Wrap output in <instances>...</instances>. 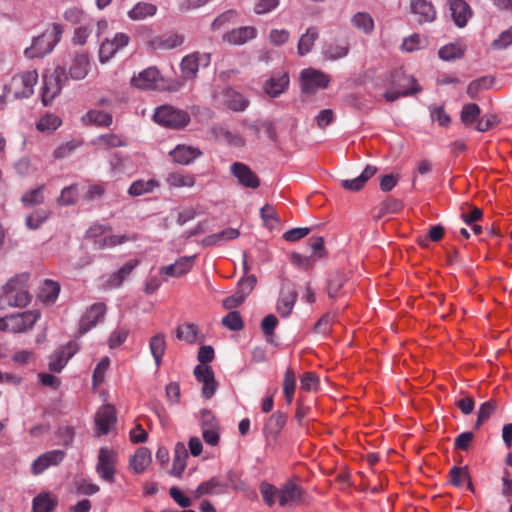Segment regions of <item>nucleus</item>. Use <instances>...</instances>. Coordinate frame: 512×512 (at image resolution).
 Wrapping results in <instances>:
<instances>
[{
    "instance_id": "f257e3e1",
    "label": "nucleus",
    "mask_w": 512,
    "mask_h": 512,
    "mask_svg": "<svg viewBox=\"0 0 512 512\" xmlns=\"http://www.w3.org/2000/svg\"><path fill=\"white\" fill-rule=\"evenodd\" d=\"M63 27L60 24L53 23L41 35L34 37L30 47H27L24 54L27 58L44 57L51 53L54 47L61 40Z\"/></svg>"
},
{
    "instance_id": "f03ea898",
    "label": "nucleus",
    "mask_w": 512,
    "mask_h": 512,
    "mask_svg": "<svg viewBox=\"0 0 512 512\" xmlns=\"http://www.w3.org/2000/svg\"><path fill=\"white\" fill-rule=\"evenodd\" d=\"M28 274H20L11 278L3 287V300L10 307H25L31 301L27 289Z\"/></svg>"
},
{
    "instance_id": "7ed1b4c3",
    "label": "nucleus",
    "mask_w": 512,
    "mask_h": 512,
    "mask_svg": "<svg viewBox=\"0 0 512 512\" xmlns=\"http://www.w3.org/2000/svg\"><path fill=\"white\" fill-rule=\"evenodd\" d=\"M68 80L66 69L57 66L51 73L43 75L42 102L45 106L51 104L53 99L58 96Z\"/></svg>"
},
{
    "instance_id": "20e7f679",
    "label": "nucleus",
    "mask_w": 512,
    "mask_h": 512,
    "mask_svg": "<svg viewBox=\"0 0 512 512\" xmlns=\"http://www.w3.org/2000/svg\"><path fill=\"white\" fill-rule=\"evenodd\" d=\"M38 81L36 70L26 71L13 76L10 84L4 87L5 96L13 93L15 98H29L34 93V86Z\"/></svg>"
},
{
    "instance_id": "39448f33",
    "label": "nucleus",
    "mask_w": 512,
    "mask_h": 512,
    "mask_svg": "<svg viewBox=\"0 0 512 512\" xmlns=\"http://www.w3.org/2000/svg\"><path fill=\"white\" fill-rule=\"evenodd\" d=\"M153 117L155 122L170 129H182L190 121V116L187 112L170 105L158 107Z\"/></svg>"
},
{
    "instance_id": "423d86ee",
    "label": "nucleus",
    "mask_w": 512,
    "mask_h": 512,
    "mask_svg": "<svg viewBox=\"0 0 512 512\" xmlns=\"http://www.w3.org/2000/svg\"><path fill=\"white\" fill-rule=\"evenodd\" d=\"M116 453L107 447H101L96 464L98 476L109 483L114 482L116 474Z\"/></svg>"
},
{
    "instance_id": "0eeeda50",
    "label": "nucleus",
    "mask_w": 512,
    "mask_h": 512,
    "mask_svg": "<svg viewBox=\"0 0 512 512\" xmlns=\"http://www.w3.org/2000/svg\"><path fill=\"white\" fill-rule=\"evenodd\" d=\"M109 230L107 226L95 224L87 230L86 237L95 239L94 244L98 249L114 247L127 241L124 235H106Z\"/></svg>"
},
{
    "instance_id": "6e6552de",
    "label": "nucleus",
    "mask_w": 512,
    "mask_h": 512,
    "mask_svg": "<svg viewBox=\"0 0 512 512\" xmlns=\"http://www.w3.org/2000/svg\"><path fill=\"white\" fill-rule=\"evenodd\" d=\"M210 63V54L194 52L186 55L180 64L182 76L184 79H194L197 75L200 65L208 66Z\"/></svg>"
},
{
    "instance_id": "1a4fd4ad",
    "label": "nucleus",
    "mask_w": 512,
    "mask_h": 512,
    "mask_svg": "<svg viewBox=\"0 0 512 512\" xmlns=\"http://www.w3.org/2000/svg\"><path fill=\"white\" fill-rule=\"evenodd\" d=\"M302 89L306 93H314L328 86L330 79L325 73L312 68L301 72Z\"/></svg>"
},
{
    "instance_id": "9d476101",
    "label": "nucleus",
    "mask_w": 512,
    "mask_h": 512,
    "mask_svg": "<svg viewBox=\"0 0 512 512\" xmlns=\"http://www.w3.org/2000/svg\"><path fill=\"white\" fill-rule=\"evenodd\" d=\"M106 314V305L104 303L98 302L91 305L79 322V333L85 334L93 327H95L98 323L104 320Z\"/></svg>"
},
{
    "instance_id": "9b49d317",
    "label": "nucleus",
    "mask_w": 512,
    "mask_h": 512,
    "mask_svg": "<svg viewBox=\"0 0 512 512\" xmlns=\"http://www.w3.org/2000/svg\"><path fill=\"white\" fill-rule=\"evenodd\" d=\"M10 332L24 333L32 329L41 314L38 310H28L22 313L11 314Z\"/></svg>"
},
{
    "instance_id": "f8f14e48",
    "label": "nucleus",
    "mask_w": 512,
    "mask_h": 512,
    "mask_svg": "<svg viewBox=\"0 0 512 512\" xmlns=\"http://www.w3.org/2000/svg\"><path fill=\"white\" fill-rule=\"evenodd\" d=\"M194 375L198 382L202 383V396L205 399H210L217 387L214 372L208 365H197L194 368Z\"/></svg>"
},
{
    "instance_id": "ddd939ff",
    "label": "nucleus",
    "mask_w": 512,
    "mask_h": 512,
    "mask_svg": "<svg viewBox=\"0 0 512 512\" xmlns=\"http://www.w3.org/2000/svg\"><path fill=\"white\" fill-rule=\"evenodd\" d=\"M297 296V291L291 283L282 285L276 305V310L282 317L285 318L291 314L296 303Z\"/></svg>"
},
{
    "instance_id": "4468645a",
    "label": "nucleus",
    "mask_w": 512,
    "mask_h": 512,
    "mask_svg": "<svg viewBox=\"0 0 512 512\" xmlns=\"http://www.w3.org/2000/svg\"><path fill=\"white\" fill-rule=\"evenodd\" d=\"M64 457L65 452L63 450L57 449L45 452L33 461L31 465V472L34 475H40L50 466H55L61 463Z\"/></svg>"
},
{
    "instance_id": "2eb2a0df",
    "label": "nucleus",
    "mask_w": 512,
    "mask_h": 512,
    "mask_svg": "<svg viewBox=\"0 0 512 512\" xmlns=\"http://www.w3.org/2000/svg\"><path fill=\"white\" fill-rule=\"evenodd\" d=\"M230 172L244 187L256 189L260 186V181L257 175L244 163H232L230 166Z\"/></svg>"
},
{
    "instance_id": "dca6fc26",
    "label": "nucleus",
    "mask_w": 512,
    "mask_h": 512,
    "mask_svg": "<svg viewBox=\"0 0 512 512\" xmlns=\"http://www.w3.org/2000/svg\"><path fill=\"white\" fill-rule=\"evenodd\" d=\"M201 427L205 443L211 446L217 445L220 438L219 425L210 411L204 410L202 412Z\"/></svg>"
},
{
    "instance_id": "f3484780",
    "label": "nucleus",
    "mask_w": 512,
    "mask_h": 512,
    "mask_svg": "<svg viewBox=\"0 0 512 512\" xmlns=\"http://www.w3.org/2000/svg\"><path fill=\"white\" fill-rule=\"evenodd\" d=\"M116 423V412L113 406L104 405L96 413L95 424L98 434H108L112 426Z\"/></svg>"
},
{
    "instance_id": "a211bd4d",
    "label": "nucleus",
    "mask_w": 512,
    "mask_h": 512,
    "mask_svg": "<svg viewBox=\"0 0 512 512\" xmlns=\"http://www.w3.org/2000/svg\"><path fill=\"white\" fill-rule=\"evenodd\" d=\"M448 3L455 25L460 28L465 27L472 16L469 4L464 0H449Z\"/></svg>"
},
{
    "instance_id": "6ab92c4d",
    "label": "nucleus",
    "mask_w": 512,
    "mask_h": 512,
    "mask_svg": "<svg viewBox=\"0 0 512 512\" xmlns=\"http://www.w3.org/2000/svg\"><path fill=\"white\" fill-rule=\"evenodd\" d=\"M169 155L174 162L189 165L202 155V151L197 147L179 144L169 152Z\"/></svg>"
},
{
    "instance_id": "aec40b11",
    "label": "nucleus",
    "mask_w": 512,
    "mask_h": 512,
    "mask_svg": "<svg viewBox=\"0 0 512 512\" xmlns=\"http://www.w3.org/2000/svg\"><path fill=\"white\" fill-rule=\"evenodd\" d=\"M195 258V255L180 257L173 264L161 267L159 272L169 277H180L192 269Z\"/></svg>"
},
{
    "instance_id": "412c9836",
    "label": "nucleus",
    "mask_w": 512,
    "mask_h": 512,
    "mask_svg": "<svg viewBox=\"0 0 512 512\" xmlns=\"http://www.w3.org/2000/svg\"><path fill=\"white\" fill-rule=\"evenodd\" d=\"M410 9L419 23H430L436 19V10L427 0H410Z\"/></svg>"
},
{
    "instance_id": "4be33fe9",
    "label": "nucleus",
    "mask_w": 512,
    "mask_h": 512,
    "mask_svg": "<svg viewBox=\"0 0 512 512\" xmlns=\"http://www.w3.org/2000/svg\"><path fill=\"white\" fill-rule=\"evenodd\" d=\"M227 493V485L221 482L218 478L212 477L207 481H204L198 485V487L192 491V496L195 499H199L207 495H220Z\"/></svg>"
},
{
    "instance_id": "5701e85b",
    "label": "nucleus",
    "mask_w": 512,
    "mask_h": 512,
    "mask_svg": "<svg viewBox=\"0 0 512 512\" xmlns=\"http://www.w3.org/2000/svg\"><path fill=\"white\" fill-rule=\"evenodd\" d=\"M289 86V76L287 73L272 75L263 85L264 92L272 97H279Z\"/></svg>"
},
{
    "instance_id": "b1692460",
    "label": "nucleus",
    "mask_w": 512,
    "mask_h": 512,
    "mask_svg": "<svg viewBox=\"0 0 512 512\" xmlns=\"http://www.w3.org/2000/svg\"><path fill=\"white\" fill-rule=\"evenodd\" d=\"M90 70L89 57L85 53L75 54L69 66V75L73 80L84 79Z\"/></svg>"
},
{
    "instance_id": "393cba45",
    "label": "nucleus",
    "mask_w": 512,
    "mask_h": 512,
    "mask_svg": "<svg viewBox=\"0 0 512 512\" xmlns=\"http://www.w3.org/2000/svg\"><path fill=\"white\" fill-rule=\"evenodd\" d=\"M301 498V488L293 482L285 483L279 489V505L282 507H292L296 505Z\"/></svg>"
},
{
    "instance_id": "a878e982",
    "label": "nucleus",
    "mask_w": 512,
    "mask_h": 512,
    "mask_svg": "<svg viewBox=\"0 0 512 512\" xmlns=\"http://www.w3.org/2000/svg\"><path fill=\"white\" fill-rule=\"evenodd\" d=\"M257 30L253 26H243L233 29L223 37L224 41L233 45H242L249 40L256 38Z\"/></svg>"
},
{
    "instance_id": "bb28decb",
    "label": "nucleus",
    "mask_w": 512,
    "mask_h": 512,
    "mask_svg": "<svg viewBox=\"0 0 512 512\" xmlns=\"http://www.w3.org/2000/svg\"><path fill=\"white\" fill-rule=\"evenodd\" d=\"M159 80V71L149 67L132 78V85L143 90L154 89Z\"/></svg>"
},
{
    "instance_id": "cd10ccee",
    "label": "nucleus",
    "mask_w": 512,
    "mask_h": 512,
    "mask_svg": "<svg viewBox=\"0 0 512 512\" xmlns=\"http://www.w3.org/2000/svg\"><path fill=\"white\" fill-rule=\"evenodd\" d=\"M74 353L75 349L72 343H68L67 346L58 349L50 357L49 369L53 372H60Z\"/></svg>"
},
{
    "instance_id": "c85d7f7f",
    "label": "nucleus",
    "mask_w": 512,
    "mask_h": 512,
    "mask_svg": "<svg viewBox=\"0 0 512 512\" xmlns=\"http://www.w3.org/2000/svg\"><path fill=\"white\" fill-rule=\"evenodd\" d=\"M377 172V167L367 165L362 173L354 179H345L341 181L342 187L350 191H359L364 187L366 182Z\"/></svg>"
},
{
    "instance_id": "c756f323",
    "label": "nucleus",
    "mask_w": 512,
    "mask_h": 512,
    "mask_svg": "<svg viewBox=\"0 0 512 512\" xmlns=\"http://www.w3.org/2000/svg\"><path fill=\"white\" fill-rule=\"evenodd\" d=\"M184 42V36L177 33H167L159 37H155L151 41L154 49L171 50L181 46Z\"/></svg>"
},
{
    "instance_id": "7c9ffc66",
    "label": "nucleus",
    "mask_w": 512,
    "mask_h": 512,
    "mask_svg": "<svg viewBox=\"0 0 512 512\" xmlns=\"http://www.w3.org/2000/svg\"><path fill=\"white\" fill-rule=\"evenodd\" d=\"M85 125H96L99 127H109L113 122V117L110 113L91 109L81 118Z\"/></svg>"
},
{
    "instance_id": "2f4dec72",
    "label": "nucleus",
    "mask_w": 512,
    "mask_h": 512,
    "mask_svg": "<svg viewBox=\"0 0 512 512\" xmlns=\"http://www.w3.org/2000/svg\"><path fill=\"white\" fill-rule=\"evenodd\" d=\"M213 135L222 142L234 147H243L245 139L240 134L230 131L223 126H215L212 128Z\"/></svg>"
},
{
    "instance_id": "473e14b6",
    "label": "nucleus",
    "mask_w": 512,
    "mask_h": 512,
    "mask_svg": "<svg viewBox=\"0 0 512 512\" xmlns=\"http://www.w3.org/2000/svg\"><path fill=\"white\" fill-rule=\"evenodd\" d=\"M157 6L152 3L138 2L127 13L133 21H142L153 17L157 13Z\"/></svg>"
},
{
    "instance_id": "72a5a7b5",
    "label": "nucleus",
    "mask_w": 512,
    "mask_h": 512,
    "mask_svg": "<svg viewBox=\"0 0 512 512\" xmlns=\"http://www.w3.org/2000/svg\"><path fill=\"white\" fill-rule=\"evenodd\" d=\"M240 235L235 228H227L218 233H214L205 237L201 243L203 246L221 245L226 241L234 240Z\"/></svg>"
},
{
    "instance_id": "f704fd0d",
    "label": "nucleus",
    "mask_w": 512,
    "mask_h": 512,
    "mask_svg": "<svg viewBox=\"0 0 512 512\" xmlns=\"http://www.w3.org/2000/svg\"><path fill=\"white\" fill-rule=\"evenodd\" d=\"M152 461L151 452L146 447H140L130 461V466L135 473H142Z\"/></svg>"
},
{
    "instance_id": "c9c22d12",
    "label": "nucleus",
    "mask_w": 512,
    "mask_h": 512,
    "mask_svg": "<svg viewBox=\"0 0 512 512\" xmlns=\"http://www.w3.org/2000/svg\"><path fill=\"white\" fill-rule=\"evenodd\" d=\"M188 457V452L185 445L181 442H178L174 448V458L171 469V474L174 476H181L182 472L186 467V459Z\"/></svg>"
},
{
    "instance_id": "e433bc0d",
    "label": "nucleus",
    "mask_w": 512,
    "mask_h": 512,
    "mask_svg": "<svg viewBox=\"0 0 512 512\" xmlns=\"http://www.w3.org/2000/svg\"><path fill=\"white\" fill-rule=\"evenodd\" d=\"M243 269L246 275L239 280L237 291L246 298L255 288L257 279L254 275L247 274L249 267L247 264V254L245 252L243 253Z\"/></svg>"
},
{
    "instance_id": "4c0bfd02",
    "label": "nucleus",
    "mask_w": 512,
    "mask_h": 512,
    "mask_svg": "<svg viewBox=\"0 0 512 512\" xmlns=\"http://www.w3.org/2000/svg\"><path fill=\"white\" fill-rule=\"evenodd\" d=\"M319 36L316 27H309L304 34L301 35L298 42V54L304 56L312 50V47Z\"/></svg>"
},
{
    "instance_id": "58836bf2",
    "label": "nucleus",
    "mask_w": 512,
    "mask_h": 512,
    "mask_svg": "<svg viewBox=\"0 0 512 512\" xmlns=\"http://www.w3.org/2000/svg\"><path fill=\"white\" fill-rule=\"evenodd\" d=\"M151 354L154 358L156 367L161 365L162 357L166 350V339L163 333H157L150 339L149 343Z\"/></svg>"
},
{
    "instance_id": "ea45409f",
    "label": "nucleus",
    "mask_w": 512,
    "mask_h": 512,
    "mask_svg": "<svg viewBox=\"0 0 512 512\" xmlns=\"http://www.w3.org/2000/svg\"><path fill=\"white\" fill-rule=\"evenodd\" d=\"M166 182L172 188H190L195 185V178L185 172H172L167 175Z\"/></svg>"
},
{
    "instance_id": "a19ab883",
    "label": "nucleus",
    "mask_w": 512,
    "mask_h": 512,
    "mask_svg": "<svg viewBox=\"0 0 512 512\" xmlns=\"http://www.w3.org/2000/svg\"><path fill=\"white\" fill-rule=\"evenodd\" d=\"M56 504V498L49 493H41L33 499L32 512H52Z\"/></svg>"
},
{
    "instance_id": "79ce46f5",
    "label": "nucleus",
    "mask_w": 512,
    "mask_h": 512,
    "mask_svg": "<svg viewBox=\"0 0 512 512\" xmlns=\"http://www.w3.org/2000/svg\"><path fill=\"white\" fill-rule=\"evenodd\" d=\"M465 48L461 43H450L441 47L438 56L444 61L461 59L464 56Z\"/></svg>"
},
{
    "instance_id": "37998d69",
    "label": "nucleus",
    "mask_w": 512,
    "mask_h": 512,
    "mask_svg": "<svg viewBox=\"0 0 512 512\" xmlns=\"http://www.w3.org/2000/svg\"><path fill=\"white\" fill-rule=\"evenodd\" d=\"M224 98L226 105L233 111H243L248 106V101L244 96L233 89H227Z\"/></svg>"
},
{
    "instance_id": "c03bdc74",
    "label": "nucleus",
    "mask_w": 512,
    "mask_h": 512,
    "mask_svg": "<svg viewBox=\"0 0 512 512\" xmlns=\"http://www.w3.org/2000/svg\"><path fill=\"white\" fill-rule=\"evenodd\" d=\"M156 187H158V183L153 179L136 180L130 185L128 194L133 197L141 196L153 192Z\"/></svg>"
},
{
    "instance_id": "a18cd8bd",
    "label": "nucleus",
    "mask_w": 512,
    "mask_h": 512,
    "mask_svg": "<svg viewBox=\"0 0 512 512\" xmlns=\"http://www.w3.org/2000/svg\"><path fill=\"white\" fill-rule=\"evenodd\" d=\"M60 286L53 280H45L39 293V298L46 303H53L59 295Z\"/></svg>"
},
{
    "instance_id": "49530a36",
    "label": "nucleus",
    "mask_w": 512,
    "mask_h": 512,
    "mask_svg": "<svg viewBox=\"0 0 512 512\" xmlns=\"http://www.w3.org/2000/svg\"><path fill=\"white\" fill-rule=\"evenodd\" d=\"M286 419L287 418H286L285 414L277 411L269 417L264 430L266 432H268L269 434L276 436L280 433V431L285 426Z\"/></svg>"
},
{
    "instance_id": "de8ad7c7",
    "label": "nucleus",
    "mask_w": 512,
    "mask_h": 512,
    "mask_svg": "<svg viewBox=\"0 0 512 512\" xmlns=\"http://www.w3.org/2000/svg\"><path fill=\"white\" fill-rule=\"evenodd\" d=\"M352 25L363 31L365 34H369L374 29V20L370 14L366 12H358L351 19Z\"/></svg>"
},
{
    "instance_id": "09e8293b",
    "label": "nucleus",
    "mask_w": 512,
    "mask_h": 512,
    "mask_svg": "<svg viewBox=\"0 0 512 512\" xmlns=\"http://www.w3.org/2000/svg\"><path fill=\"white\" fill-rule=\"evenodd\" d=\"M348 52L349 47L340 43H331L323 48V55L332 61L346 57Z\"/></svg>"
},
{
    "instance_id": "8fccbe9b",
    "label": "nucleus",
    "mask_w": 512,
    "mask_h": 512,
    "mask_svg": "<svg viewBox=\"0 0 512 512\" xmlns=\"http://www.w3.org/2000/svg\"><path fill=\"white\" fill-rule=\"evenodd\" d=\"M95 143L103 146L106 149L109 148H117V147H125L127 142L120 135L108 133L102 134L97 137Z\"/></svg>"
},
{
    "instance_id": "3c124183",
    "label": "nucleus",
    "mask_w": 512,
    "mask_h": 512,
    "mask_svg": "<svg viewBox=\"0 0 512 512\" xmlns=\"http://www.w3.org/2000/svg\"><path fill=\"white\" fill-rule=\"evenodd\" d=\"M197 335H198L197 326L192 323L180 325L176 329V337L179 340H183L189 344L195 343L197 341Z\"/></svg>"
},
{
    "instance_id": "603ef678",
    "label": "nucleus",
    "mask_w": 512,
    "mask_h": 512,
    "mask_svg": "<svg viewBox=\"0 0 512 512\" xmlns=\"http://www.w3.org/2000/svg\"><path fill=\"white\" fill-rule=\"evenodd\" d=\"M296 388V375L291 368H288L284 375L283 381V392L286 398V402L290 404L293 400L294 392Z\"/></svg>"
},
{
    "instance_id": "864d4df0",
    "label": "nucleus",
    "mask_w": 512,
    "mask_h": 512,
    "mask_svg": "<svg viewBox=\"0 0 512 512\" xmlns=\"http://www.w3.org/2000/svg\"><path fill=\"white\" fill-rule=\"evenodd\" d=\"M137 266V261H130L125 263L122 267H120L111 277L110 284L112 286L118 287L122 284L124 279L132 272V270Z\"/></svg>"
},
{
    "instance_id": "5fc2aeb1",
    "label": "nucleus",
    "mask_w": 512,
    "mask_h": 512,
    "mask_svg": "<svg viewBox=\"0 0 512 512\" xmlns=\"http://www.w3.org/2000/svg\"><path fill=\"white\" fill-rule=\"evenodd\" d=\"M78 199V186L72 184L62 189L61 194L58 198V203L62 206H69L76 203Z\"/></svg>"
},
{
    "instance_id": "6e6d98bb",
    "label": "nucleus",
    "mask_w": 512,
    "mask_h": 512,
    "mask_svg": "<svg viewBox=\"0 0 512 512\" xmlns=\"http://www.w3.org/2000/svg\"><path fill=\"white\" fill-rule=\"evenodd\" d=\"M260 492L262 494L264 502L268 506L274 505L275 502L279 500V489H277L275 486L267 482L261 483Z\"/></svg>"
},
{
    "instance_id": "4d7b16f0",
    "label": "nucleus",
    "mask_w": 512,
    "mask_h": 512,
    "mask_svg": "<svg viewBox=\"0 0 512 512\" xmlns=\"http://www.w3.org/2000/svg\"><path fill=\"white\" fill-rule=\"evenodd\" d=\"M480 112V108L477 104H466L461 111V120L465 125H471L479 117Z\"/></svg>"
},
{
    "instance_id": "13d9d810",
    "label": "nucleus",
    "mask_w": 512,
    "mask_h": 512,
    "mask_svg": "<svg viewBox=\"0 0 512 512\" xmlns=\"http://www.w3.org/2000/svg\"><path fill=\"white\" fill-rule=\"evenodd\" d=\"M222 324L231 331H239L244 323L238 311H231L222 318Z\"/></svg>"
},
{
    "instance_id": "bf43d9fd",
    "label": "nucleus",
    "mask_w": 512,
    "mask_h": 512,
    "mask_svg": "<svg viewBox=\"0 0 512 512\" xmlns=\"http://www.w3.org/2000/svg\"><path fill=\"white\" fill-rule=\"evenodd\" d=\"M43 189L44 186H39L26 192L22 196L21 201L27 207L42 203L44 200Z\"/></svg>"
},
{
    "instance_id": "052dcab7",
    "label": "nucleus",
    "mask_w": 512,
    "mask_h": 512,
    "mask_svg": "<svg viewBox=\"0 0 512 512\" xmlns=\"http://www.w3.org/2000/svg\"><path fill=\"white\" fill-rule=\"evenodd\" d=\"M61 125V120L59 117L48 114L43 116L39 122L37 123V129L42 132L46 131H54Z\"/></svg>"
},
{
    "instance_id": "680f3d73",
    "label": "nucleus",
    "mask_w": 512,
    "mask_h": 512,
    "mask_svg": "<svg viewBox=\"0 0 512 512\" xmlns=\"http://www.w3.org/2000/svg\"><path fill=\"white\" fill-rule=\"evenodd\" d=\"M450 482L457 487H460L463 485L464 480L470 481V477L468 474V471L464 468L454 466L450 470ZM469 487L472 489V484L469 482Z\"/></svg>"
},
{
    "instance_id": "e2e57ef3",
    "label": "nucleus",
    "mask_w": 512,
    "mask_h": 512,
    "mask_svg": "<svg viewBox=\"0 0 512 512\" xmlns=\"http://www.w3.org/2000/svg\"><path fill=\"white\" fill-rule=\"evenodd\" d=\"M279 4L280 0H256L253 10L257 15L268 14L274 11Z\"/></svg>"
},
{
    "instance_id": "0e129e2a",
    "label": "nucleus",
    "mask_w": 512,
    "mask_h": 512,
    "mask_svg": "<svg viewBox=\"0 0 512 512\" xmlns=\"http://www.w3.org/2000/svg\"><path fill=\"white\" fill-rule=\"evenodd\" d=\"M495 408H496V405L492 401H486L480 406L479 411H478L477 421L475 424V427L477 429L483 424V422H485L486 420H488L490 418V416L495 411Z\"/></svg>"
},
{
    "instance_id": "69168bd1",
    "label": "nucleus",
    "mask_w": 512,
    "mask_h": 512,
    "mask_svg": "<svg viewBox=\"0 0 512 512\" xmlns=\"http://www.w3.org/2000/svg\"><path fill=\"white\" fill-rule=\"evenodd\" d=\"M118 51L115 45L110 40H105L101 43L99 49V60L101 63L108 62Z\"/></svg>"
},
{
    "instance_id": "338daca9",
    "label": "nucleus",
    "mask_w": 512,
    "mask_h": 512,
    "mask_svg": "<svg viewBox=\"0 0 512 512\" xmlns=\"http://www.w3.org/2000/svg\"><path fill=\"white\" fill-rule=\"evenodd\" d=\"M261 218L267 226L273 227L274 224L279 223V219L275 208L272 205L266 204L261 208Z\"/></svg>"
},
{
    "instance_id": "774afa93",
    "label": "nucleus",
    "mask_w": 512,
    "mask_h": 512,
    "mask_svg": "<svg viewBox=\"0 0 512 512\" xmlns=\"http://www.w3.org/2000/svg\"><path fill=\"white\" fill-rule=\"evenodd\" d=\"M512 44V27L503 31L493 42L492 47L496 50H502Z\"/></svg>"
}]
</instances>
